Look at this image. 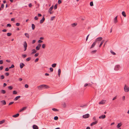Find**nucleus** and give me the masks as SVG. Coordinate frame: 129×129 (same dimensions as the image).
I'll list each match as a JSON object with an SVG mask.
<instances>
[{"label": "nucleus", "instance_id": "obj_48", "mask_svg": "<svg viewBox=\"0 0 129 129\" xmlns=\"http://www.w3.org/2000/svg\"><path fill=\"white\" fill-rule=\"evenodd\" d=\"M5 75L6 76H8L9 75V73L8 72L6 73H5Z\"/></svg>", "mask_w": 129, "mask_h": 129}, {"label": "nucleus", "instance_id": "obj_61", "mask_svg": "<svg viewBox=\"0 0 129 129\" xmlns=\"http://www.w3.org/2000/svg\"><path fill=\"white\" fill-rule=\"evenodd\" d=\"M3 66H1L0 67V70H2L3 69Z\"/></svg>", "mask_w": 129, "mask_h": 129}, {"label": "nucleus", "instance_id": "obj_64", "mask_svg": "<svg viewBox=\"0 0 129 129\" xmlns=\"http://www.w3.org/2000/svg\"><path fill=\"white\" fill-rule=\"evenodd\" d=\"M122 100L124 101L125 100V96H122Z\"/></svg>", "mask_w": 129, "mask_h": 129}, {"label": "nucleus", "instance_id": "obj_28", "mask_svg": "<svg viewBox=\"0 0 129 129\" xmlns=\"http://www.w3.org/2000/svg\"><path fill=\"white\" fill-rule=\"evenodd\" d=\"M58 75L59 76H60L61 73V70L60 69H59L58 70Z\"/></svg>", "mask_w": 129, "mask_h": 129}, {"label": "nucleus", "instance_id": "obj_33", "mask_svg": "<svg viewBox=\"0 0 129 129\" xmlns=\"http://www.w3.org/2000/svg\"><path fill=\"white\" fill-rule=\"evenodd\" d=\"M97 51L96 50H93L91 51V53L92 54L95 53Z\"/></svg>", "mask_w": 129, "mask_h": 129}, {"label": "nucleus", "instance_id": "obj_54", "mask_svg": "<svg viewBox=\"0 0 129 129\" xmlns=\"http://www.w3.org/2000/svg\"><path fill=\"white\" fill-rule=\"evenodd\" d=\"M55 16H53V17H52L51 18V20H53L54 19V18H55Z\"/></svg>", "mask_w": 129, "mask_h": 129}, {"label": "nucleus", "instance_id": "obj_14", "mask_svg": "<svg viewBox=\"0 0 129 129\" xmlns=\"http://www.w3.org/2000/svg\"><path fill=\"white\" fill-rule=\"evenodd\" d=\"M117 16H116L114 19V22L115 23H116L118 22L117 20Z\"/></svg>", "mask_w": 129, "mask_h": 129}, {"label": "nucleus", "instance_id": "obj_43", "mask_svg": "<svg viewBox=\"0 0 129 129\" xmlns=\"http://www.w3.org/2000/svg\"><path fill=\"white\" fill-rule=\"evenodd\" d=\"M14 67V66L13 64H12L11 66L9 68V69H11V68H13Z\"/></svg>", "mask_w": 129, "mask_h": 129}, {"label": "nucleus", "instance_id": "obj_42", "mask_svg": "<svg viewBox=\"0 0 129 129\" xmlns=\"http://www.w3.org/2000/svg\"><path fill=\"white\" fill-rule=\"evenodd\" d=\"M14 103V102H10L9 104V105H8L9 106V105H10L12 104H13V103Z\"/></svg>", "mask_w": 129, "mask_h": 129}, {"label": "nucleus", "instance_id": "obj_41", "mask_svg": "<svg viewBox=\"0 0 129 129\" xmlns=\"http://www.w3.org/2000/svg\"><path fill=\"white\" fill-rule=\"evenodd\" d=\"M11 35V33H8L7 34V35L8 36H10Z\"/></svg>", "mask_w": 129, "mask_h": 129}, {"label": "nucleus", "instance_id": "obj_30", "mask_svg": "<svg viewBox=\"0 0 129 129\" xmlns=\"http://www.w3.org/2000/svg\"><path fill=\"white\" fill-rule=\"evenodd\" d=\"M56 64L55 63H53V64H52V67H53V68H54L56 66Z\"/></svg>", "mask_w": 129, "mask_h": 129}, {"label": "nucleus", "instance_id": "obj_5", "mask_svg": "<svg viewBox=\"0 0 129 129\" xmlns=\"http://www.w3.org/2000/svg\"><path fill=\"white\" fill-rule=\"evenodd\" d=\"M120 67V66L119 65H116L114 68V69L116 71H118L119 70Z\"/></svg>", "mask_w": 129, "mask_h": 129}, {"label": "nucleus", "instance_id": "obj_22", "mask_svg": "<svg viewBox=\"0 0 129 129\" xmlns=\"http://www.w3.org/2000/svg\"><path fill=\"white\" fill-rule=\"evenodd\" d=\"M32 52L31 53V54H33L36 52V51L35 49H33L32 50Z\"/></svg>", "mask_w": 129, "mask_h": 129}, {"label": "nucleus", "instance_id": "obj_27", "mask_svg": "<svg viewBox=\"0 0 129 129\" xmlns=\"http://www.w3.org/2000/svg\"><path fill=\"white\" fill-rule=\"evenodd\" d=\"M31 27H32V29L33 30H34L35 29V26L34 24H32Z\"/></svg>", "mask_w": 129, "mask_h": 129}, {"label": "nucleus", "instance_id": "obj_31", "mask_svg": "<svg viewBox=\"0 0 129 129\" xmlns=\"http://www.w3.org/2000/svg\"><path fill=\"white\" fill-rule=\"evenodd\" d=\"M5 120H3L1 121H0V124H2L5 122Z\"/></svg>", "mask_w": 129, "mask_h": 129}, {"label": "nucleus", "instance_id": "obj_4", "mask_svg": "<svg viewBox=\"0 0 129 129\" xmlns=\"http://www.w3.org/2000/svg\"><path fill=\"white\" fill-rule=\"evenodd\" d=\"M106 101V100H102L99 103V104L100 105L104 104L105 103Z\"/></svg>", "mask_w": 129, "mask_h": 129}, {"label": "nucleus", "instance_id": "obj_19", "mask_svg": "<svg viewBox=\"0 0 129 129\" xmlns=\"http://www.w3.org/2000/svg\"><path fill=\"white\" fill-rule=\"evenodd\" d=\"M122 124L121 123H120L118 124L117 126V127L118 128H119L122 125Z\"/></svg>", "mask_w": 129, "mask_h": 129}, {"label": "nucleus", "instance_id": "obj_13", "mask_svg": "<svg viewBox=\"0 0 129 129\" xmlns=\"http://www.w3.org/2000/svg\"><path fill=\"white\" fill-rule=\"evenodd\" d=\"M45 20V18L44 17V16L42 18V19L40 20V23L41 24L43 23L44 22Z\"/></svg>", "mask_w": 129, "mask_h": 129}, {"label": "nucleus", "instance_id": "obj_34", "mask_svg": "<svg viewBox=\"0 0 129 129\" xmlns=\"http://www.w3.org/2000/svg\"><path fill=\"white\" fill-rule=\"evenodd\" d=\"M52 110L54 111H58V110H57V109L55 108H53L52 109Z\"/></svg>", "mask_w": 129, "mask_h": 129}, {"label": "nucleus", "instance_id": "obj_20", "mask_svg": "<svg viewBox=\"0 0 129 129\" xmlns=\"http://www.w3.org/2000/svg\"><path fill=\"white\" fill-rule=\"evenodd\" d=\"M1 92L2 94H4L6 93V91L5 90H1Z\"/></svg>", "mask_w": 129, "mask_h": 129}, {"label": "nucleus", "instance_id": "obj_40", "mask_svg": "<svg viewBox=\"0 0 129 129\" xmlns=\"http://www.w3.org/2000/svg\"><path fill=\"white\" fill-rule=\"evenodd\" d=\"M111 52L112 54L113 55H115L116 54V53L115 52H114L112 50L111 51Z\"/></svg>", "mask_w": 129, "mask_h": 129}, {"label": "nucleus", "instance_id": "obj_9", "mask_svg": "<svg viewBox=\"0 0 129 129\" xmlns=\"http://www.w3.org/2000/svg\"><path fill=\"white\" fill-rule=\"evenodd\" d=\"M103 39V38L101 37H99L97 38L95 40V41L96 42L97 41H101Z\"/></svg>", "mask_w": 129, "mask_h": 129}, {"label": "nucleus", "instance_id": "obj_26", "mask_svg": "<svg viewBox=\"0 0 129 129\" xmlns=\"http://www.w3.org/2000/svg\"><path fill=\"white\" fill-rule=\"evenodd\" d=\"M77 25V23H74L71 24V25L72 27H74L76 26Z\"/></svg>", "mask_w": 129, "mask_h": 129}, {"label": "nucleus", "instance_id": "obj_18", "mask_svg": "<svg viewBox=\"0 0 129 129\" xmlns=\"http://www.w3.org/2000/svg\"><path fill=\"white\" fill-rule=\"evenodd\" d=\"M1 102L3 105H5L6 104V102L5 100H2L1 101Z\"/></svg>", "mask_w": 129, "mask_h": 129}, {"label": "nucleus", "instance_id": "obj_55", "mask_svg": "<svg viewBox=\"0 0 129 129\" xmlns=\"http://www.w3.org/2000/svg\"><path fill=\"white\" fill-rule=\"evenodd\" d=\"M9 69L8 68H7L5 69V71H8L9 70Z\"/></svg>", "mask_w": 129, "mask_h": 129}, {"label": "nucleus", "instance_id": "obj_47", "mask_svg": "<svg viewBox=\"0 0 129 129\" xmlns=\"http://www.w3.org/2000/svg\"><path fill=\"white\" fill-rule=\"evenodd\" d=\"M58 4H60L61 3V1L60 0H58Z\"/></svg>", "mask_w": 129, "mask_h": 129}, {"label": "nucleus", "instance_id": "obj_2", "mask_svg": "<svg viewBox=\"0 0 129 129\" xmlns=\"http://www.w3.org/2000/svg\"><path fill=\"white\" fill-rule=\"evenodd\" d=\"M124 91L125 92H127L129 91V87L125 85L124 87Z\"/></svg>", "mask_w": 129, "mask_h": 129}, {"label": "nucleus", "instance_id": "obj_36", "mask_svg": "<svg viewBox=\"0 0 129 129\" xmlns=\"http://www.w3.org/2000/svg\"><path fill=\"white\" fill-rule=\"evenodd\" d=\"M13 94H16L17 93V92L15 90L13 91Z\"/></svg>", "mask_w": 129, "mask_h": 129}, {"label": "nucleus", "instance_id": "obj_44", "mask_svg": "<svg viewBox=\"0 0 129 129\" xmlns=\"http://www.w3.org/2000/svg\"><path fill=\"white\" fill-rule=\"evenodd\" d=\"M57 8V4H56L54 6V9L55 10Z\"/></svg>", "mask_w": 129, "mask_h": 129}, {"label": "nucleus", "instance_id": "obj_62", "mask_svg": "<svg viewBox=\"0 0 129 129\" xmlns=\"http://www.w3.org/2000/svg\"><path fill=\"white\" fill-rule=\"evenodd\" d=\"M93 120H95V121L96 120V117H93Z\"/></svg>", "mask_w": 129, "mask_h": 129}, {"label": "nucleus", "instance_id": "obj_49", "mask_svg": "<svg viewBox=\"0 0 129 129\" xmlns=\"http://www.w3.org/2000/svg\"><path fill=\"white\" fill-rule=\"evenodd\" d=\"M50 70L51 72H52L53 71V69L52 68H50Z\"/></svg>", "mask_w": 129, "mask_h": 129}, {"label": "nucleus", "instance_id": "obj_58", "mask_svg": "<svg viewBox=\"0 0 129 129\" xmlns=\"http://www.w3.org/2000/svg\"><path fill=\"white\" fill-rule=\"evenodd\" d=\"M39 60V58H36L35 61V62H37Z\"/></svg>", "mask_w": 129, "mask_h": 129}, {"label": "nucleus", "instance_id": "obj_52", "mask_svg": "<svg viewBox=\"0 0 129 129\" xmlns=\"http://www.w3.org/2000/svg\"><path fill=\"white\" fill-rule=\"evenodd\" d=\"M25 87L26 88H28V86L27 84H26L25 85Z\"/></svg>", "mask_w": 129, "mask_h": 129}, {"label": "nucleus", "instance_id": "obj_35", "mask_svg": "<svg viewBox=\"0 0 129 129\" xmlns=\"http://www.w3.org/2000/svg\"><path fill=\"white\" fill-rule=\"evenodd\" d=\"M54 119L55 120H57L58 119V117L57 116H55L54 117Z\"/></svg>", "mask_w": 129, "mask_h": 129}, {"label": "nucleus", "instance_id": "obj_39", "mask_svg": "<svg viewBox=\"0 0 129 129\" xmlns=\"http://www.w3.org/2000/svg\"><path fill=\"white\" fill-rule=\"evenodd\" d=\"M5 77L3 75H2L1 76V79H4Z\"/></svg>", "mask_w": 129, "mask_h": 129}, {"label": "nucleus", "instance_id": "obj_21", "mask_svg": "<svg viewBox=\"0 0 129 129\" xmlns=\"http://www.w3.org/2000/svg\"><path fill=\"white\" fill-rule=\"evenodd\" d=\"M122 15L124 17H126V15L124 11H123L122 13Z\"/></svg>", "mask_w": 129, "mask_h": 129}, {"label": "nucleus", "instance_id": "obj_1", "mask_svg": "<svg viewBox=\"0 0 129 129\" xmlns=\"http://www.w3.org/2000/svg\"><path fill=\"white\" fill-rule=\"evenodd\" d=\"M49 87L48 86L46 85H42L38 86V88L39 89H41L43 88H48Z\"/></svg>", "mask_w": 129, "mask_h": 129}, {"label": "nucleus", "instance_id": "obj_10", "mask_svg": "<svg viewBox=\"0 0 129 129\" xmlns=\"http://www.w3.org/2000/svg\"><path fill=\"white\" fill-rule=\"evenodd\" d=\"M96 43V42L95 41L93 43V44L91 45V46L90 47V49H91L92 48H93L95 45Z\"/></svg>", "mask_w": 129, "mask_h": 129}, {"label": "nucleus", "instance_id": "obj_15", "mask_svg": "<svg viewBox=\"0 0 129 129\" xmlns=\"http://www.w3.org/2000/svg\"><path fill=\"white\" fill-rule=\"evenodd\" d=\"M33 129H38V127L36 125H34L33 126Z\"/></svg>", "mask_w": 129, "mask_h": 129}, {"label": "nucleus", "instance_id": "obj_59", "mask_svg": "<svg viewBox=\"0 0 129 129\" xmlns=\"http://www.w3.org/2000/svg\"><path fill=\"white\" fill-rule=\"evenodd\" d=\"M16 25L17 26H19L20 25V24L19 23H17L16 24Z\"/></svg>", "mask_w": 129, "mask_h": 129}, {"label": "nucleus", "instance_id": "obj_3", "mask_svg": "<svg viewBox=\"0 0 129 129\" xmlns=\"http://www.w3.org/2000/svg\"><path fill=\"white\" fill-rule=\"evenodd\" d=\"M23 47L24 48V51H25L27 49V44L26 41H24L23 42Z\"/></svg>", "mask_w": 129, "mask_h": 129}, {"label": "nucleus", "instance_id": "obj_6", "mask_svg": "<svg viewBox=\"0 0 129 129\" xmlns=\"http://www.w3.org/2000/svg\"><path fill=\"white\" fill-rule=\"evenodd\" d=\"M89 117V115L88 114H87L83 116V117L84 118H88Z\"/></svg>", "mask_w": 129, "mask_h": 129}, {"label": "nucleus", "instance_id": "obj_24", "mask_svg": "<svg viewBox=\"0 0 129 129\" xmlns=\"http://www.w3.org/2000/svg\"><path fill=\"white\" fill-rule=\"evenodd\" d=\"M19 115V114L17 113L15 115H13L12 116L14 117H18Z\"/></svg>", "mask_w": 129, "mask_h": 129}, {"label": "nucleus", "instance_id": "obj_23", "mask_svg": "<svg viewBox=\"0 0 129 129\" xmlns=\"http://www.w3.org/2000/svg\"><path fill=\"white\" fill-rule=\"evenodd\" d=\"M53 5L48 10L49 12L51 11L52 10L53 8Z\"/></svg>", "mask_w": 129, "mask_h": 129}, {"label": "nucleus", "instance_id": "obj_17", "mask_svg": "<svg viewBox=\"0 0 129 129\" xmlns=\"http://www.w3.org/2000/svg\"><path fill=\"white\" fill-rule=\"evenodd\" d=\"M20 97V96H18L16 97L14 99V100L15 101L19 99Z\"/></svg>", "mask_w": 129, "mask_h": 129}, {"label": "nucleus", "instance_id": "obj_25", "mask_svg": "<svg viewBox=\"0 0 129 129\" xmlns=\"http://www.w3.org/2000/svg\"><path fill=\"white\" fill-rule=\"evenodd\" d=\"M24 35L25 36L28 38H29V35L27 33H25L24 34Z\"/></svg>", "mask_w": 129, "mask_h": 129}, {"label": "nucleus", "instance_id": "obj_46", "mask_svg": "<svg viewBox=\"0 0 129 129\" xmlns=\"http://www.w3.org/2000/svg\"><path fill=\"white\" fill-rule=\"evenodd\" d=\"M45 47V44H43L42 45V48H44Z\"/></svg>", "mask_w": 129, "mask_h": 129}, {"label": "nucleus", "instance_id": "obj_51", "mask_svg": "<svg viewBox=\"0 0 129 129\" xmlns=\"http://www.w3.org/2000/svg\"><path fill=\"white\" fill-rule=\"evenodd\" d=\"M39 54L38 53H37L35 55V57H37L38 55Z\"/></svg>", "mask_w": 129, "mask_h": 129}, {"label": "nucleus", "instance_id": "obj_60", "mask_svg": "<svg viewBox=\"0 0 129 129\" xmlns=\"http://www.w3.org/2000/svg\"><path fill=\"white\" fill-rule=\"evenodd\" d=\"M89 34L88 36H87L86 37V41H87L88 39V37H89Z\"/></svg>", "mask_w": 129, "mask_h": 129}, {"label": "nucleus", "instance_id": "obj_12", "mask_svg": "<svg viewBox=\"0 0 129 129\" xmlns=\"http://www.w3.org/2000/svg\"><path fill=\"white\" fill-rule=\"evenodd\" d=\"M106 117V116L105 115H102L99 116V117L100 119H104Z\"/></svg>", "mask_w": 129, "mask_h": 129}, {"label": "nucleus", "instance_id": "obj_11", "mask_svg": "<svg viewBox=\"0 0 129 129\" xmlns=\"http://www.w3.org/2000/svg\"><path fill=\"white\" fill-rule=\"evenodd\" d=\"M41 46V45L40 44H39L38 46L36 47V49L37 50H39L40 49V47Z\"/></svg>", "mask_w": 129, "mask_h": 129}, {"label": "nucleus", "instance_id": "obj_50", "mask_svg": "<svg viewBox=\"0 0 129 129\" xmlns=\"http://www.w3.org/2000/svg\"><path fill=\"white\" fill-rule=\"evenodd\" d=\"M34 19L35 20H37L38 19V17H37V16H35L34 18Z\"/></svg>", "mask_w": 129, "mask_h": 129}, {"label": "nucleus", "instance_id": "obj_7", "mask_svg": "<svg viewBox=\"0 0 129 129\" xmlns=\"http://www.w3.org/2000/svg\"><path fill=\"white\" fill-rule=\"evenodd\" d=\"M98 122V121L97 120H96L94 122H92L90 124V125L91 126H92L93 125H95Z\"/></svg>", "mask_w": 129, "mask_h": 129}, {"label": "nucleus", "instance_id": "obj_57", "mask_svg": "<svg viewBox=\"0 0 129 129\" xmlns=\"http://www.w3.org/2000/svg\"><path fill=\"white\" fill-rule=\"evenodd\" d=\"M3 63V61L2 60H0V64H2Z\"/></svg>", "mask_w": 129, "mask_h": 129}, {"label": "nucleus", "instance_id": "obj_29", "mask_svg": "<svg viewBox=\"0 0 129 129\" xmlns=\"http://www.w3.org/2000/svg\"><path fill=\"white\" fill-rule=\"evenodd\" d=\"M31 59V58L30 57H29L27 58L26 59V61H29Z\"/></svg>", "mask_w": 129, "mask_h": 129}, {"label": "nucleus", "instance_id": "obj_32", "mask_svg": "<svg viewBox=\"0 0 129 129\" xmlns=\"http://www.w3.org/2000/svg\"><path fill=\"white\" fill-rule=\"evenodd\" d=\"M13 88V87L11 86H9L8 87V89L10 90H12Z\"/></svg>", "mask_w": 129, "mask_h": 129}, {"label": "nucleus", "instance_id": "obj_38", "mask_svg": "<svg viewBox=\"0 0 129 129\" xmlns=\"http://www.w3.org/2000/svg\"><path fill=\"white\" fill-rule=\"evenodd\" d=\"M22 56L23 58H25L26 56L27 55L26 54H22Z\"/></svg>", "mask_w": 129, "mask_h": 129}, {"label": "nucleus", "instance_id": "obj_53", "mask_svg": "<svg viewBox=\"0 0 129 129\" xmlns=\"http://www.w3.org/2000/svg\"><path fill=\"white\" fill-rule=\"evenodd\" d=\"M43 42V41L41 40H38V42L39 43H41Z\"/></svg>", "mask_w": 129, "mask_h": 129}, {"label": "nucleus", "instance_id": "obj_8", "mask_svg": "<svg viewBox=\"0 0 129 129\" xmlns=\"http://www.w3.org/2000/svg\"><path fill=\"white\" fill-rule=\"evenodd\" d=\"M25 64L24 63H21L20 64V68L21 69H22L23 67L25 66Z\"/></svg>", "mask_w": 129, "mask_h": 129}, {"label": "nucleus", "instance_id": "obj_63", "mask_svg": "<svg viewBox=\"0 0 129 129\" xmlns=\"http://www.w3.org/2000/svg\"><path fill=\"white\" fill-rule=\"evenodd\" d=\"M28 6L29 7H31L32 6L31 4V3L29 4L28 5Z\"/></svg>", "mask_w": 129, "mask_h": 129}, {"label": "nucleus", "instance_id": "obj_45", "mask_svg": "<svg viewBox=\"0 0 129 129\" xmlns=\"http://www.w3.org/2000/svg\"><path fill=\"white\" fill-rule=\"evenodd\" d=\"M7 27H8V26H9V27H11V25L10 24H7Z\"/></svg>", "mask_w": 129, "mask_h": 129}, {"label": "nucleus", "instance_id": "obj_37", "mask_svg": "<svg viewBox=\"0 0 129 129\" xmlns=\"http://www.w3.org/2000/svg\"><path fill=\"white\" fill-rule=\"evenodd\" d=\"M90 6H93V2H91L90 3Z\"/></svg>", "mask_w": 129, "mask_h": 129}, {"label": "nucleus", "instance_id": "obj_16", "mask_svg": "<svg viewBox=\"0 0 129 129\" xmlns=\"http://www.w3.org/2000/svg\"><path fill=\"white\" fill-rule=\"evenodd\" d=\"M26 108L27 107H23L22 108V109H21L20 110V112H22V111L26 109Z\"/></svg>", "mask_w": 129, "mask_h": 129}, {"label": "nucleus", "instance_id": "obj_56", "mask_svg": "<svg viewBox=\"0 0 129 129\" xmlns=\"http://www.w3.org/2000/svg\"><path fill=\"white\" fill-rule=\"evenodd\" d=\"M4 7V5L3 4L2 5L1 7L2 8H3Z\"/></svg>", "mask_w": 129, "mask_h": 129}]
</instances>
